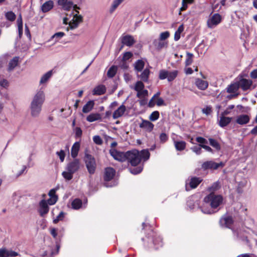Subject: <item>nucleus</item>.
<instances>
[{
  "label": "nucleus",
  "instance_id": "13d9d810",
  "mask_svg": "<svg viewBox=\"0 0 257 257\" xmlns=\"http://www.w3.org/2000/svg\"><path fill=\"white\" fill-rule=\"evenodd\" d=\"M93 142L97 145H101L103 143V141L99 136H94L93 137Z\"/></svg>",
  "mask_w": 257,
  "mask_h": 257
},
{
  "label": "nucleus",
  "instance_id": "6ab92c4d",
  "mask_svg": "<svg viewBox=\"0 0 257 257\" xmlns=\"http://www.w3.org/2000/svg\"><path fill=\"white\" fill-rule=\"evenodd\" d=\"M121 43L124 45L130 47L135 43V41L133 36L131 35H125L122 37Z\"/></svg>",
  "mask_w": 257,
  "mask_h": 257
},
{
  "label": "nucleus",
  "instance_id": "f704fd0d",
  "mask_svg": "<svg viewBox=\"0 0 257 257\" xmlns=\"http://www.w3.org/2000/svg\"><path fill=\"white\" fill-rule=\"evenodd\" d=\"M124 0H113L109 9V12L112 13Z\"/></svg>",
  "mask_w": 257,
  "mask_h": 257
},
{
  "label": "nucleus",
  "instance_id": "423d86ee",
  "mask_svg": "<svg viewBox=\"0 0 257 257\" xmlns=\"http://www.w3.org/2000/svg\"><path fill=\"white\" fill-rule=\"evenodd\" d=\"M222 20V16L218 13L210 15L207 21V27L209 29L215 28L221 22Z\"/></svg>",
  "mask_w": 257,
  "mask_h": 257
},
{
  "label": "nucleus",
  "instance_id": "1a4fd4ad",
  "mask_svg": "<svg viewBox=\"0 0 257 257\" xmlns=\"http://www.w3.org/2000/svg\"><path fill=\"white\" fill-rule=\"evenodd\" d=\"M224 164L222 162H220L219 163H215L213 161H207L204 162L202 167L204 169H213L216 170L219 167H222Z\"/></svg>",
  "mask_w": 257,
  "mask_h": 257
},
{
  "label": "nucleus",
  "instance_id": "e433bc0d",
  "mask_svg": "<svg viewBox=\"0 0 257 257\" xmlns=\"http://www.w3.org/2000/svg\"><path fill=\"white\" fill-rule=\"evenodd\" d=\"M117 70V67L116 66H112L108 70L107 72V76L109 78L113 77Z\"/></svg>",
  "mask_w": 257,
  "mask_h": 257
},
{
  "label": "nucleus",
  "instance_id": "9b49d317",
  "mask_svg": "<svg viewBox=\"0 0 257 257\" xmlns=\"http://www.w3.org/2000/svg\"><path fill=\"white\" fill-rule=\"evenodd\" d=\"M49 210L48 204L46 200L43 199L39 203V212L41 216L43 217L48 213Z\"/></svg>",
  "mask_w": 257,
  "mask_h": 257
},
{
  "label": "nucleus",
  "instance_id": "20e7f679",
  "mask_svg": "<svg viewBox=\"0 0 257 257\" xmlns=\"http://www.w3.org/2000/svg\"><path fill=\"white\" fill-rule=\"evenodd\" d=\"M80 167V161L77 159H74L73 161L69 162L65 169V171L62 173L63 177L66 180H70L73 178V175L76 172Z\"/></svg>",
  "mask_w": 257,
  "mask_h": 257
},
{
  "label": "nucleus",
  "instance_id": "ddd939ff",
  "mask_svg": "<svg viewBox=\"0 0 257 257\" xmlns=\"http://www.w3.org/2000/svg\"><path fill=\"white\" fill-rule=\"evenodd\" d=\"M139 126L146 132H151L153 130L154 125L149 120L142 119Z\"/></svg>",
  "mask_w": 257,
  "mask_h": 257
},
{
  "label": "nucleus",
  "instance_id": "09e8293b",
  "mask_svg": "<svg viewBox=\"0 0 257 257\" xmlns=\"http://www.w3.org/2000/svg\"><path fill=\"white\" fill-rule=\"evenodd\" d=\"M65 216V213L61 211L60 213L56 216L55 218L53 219V222L54 223H58L59 221L62 220Z\"/></svg>",
  "mask_w": 257,
  "mask_h": 257
},
{
  "label": "nucleus",
  "instance_id": "7c9ffc66",
  "mask_svg": "<svg viewBox=\"0 0 257 257\" xmlns=\"http://www.w3.org/2000/svg\"><path fill=\"white\" fill-rule=\"evenodd\" d=\"M94 102L93 100L88 101L83 107L82 111L86 113L90 112L93 108Z\"/></svg>",
  "mask_w": 257,
  "mask_h": 257
},
{
  "label": "nucleus",
  "instance_id": "dca6fc26",
  "mask_svg": "<svg viewBox=\"0 0 257 257\" xmlns=\"http://www.w3.org/2000/svg\"><path fill=\"white\" fill-rule=\"evenodd\" d=\"M115 174L114 169L108 167L105 169L104 172V179L105 181H109L113 179Z\"/></svg>",
  "mask_w": 257,
  "mask_h": 257
},
{
  "label": "nucleus",
  "instance_id": "412c9836",
  "mask_svg": "<svg viewBox=\"0 0 257 257\" xmlns=\"http://www.w3.org/2000/svg\"><path fill=\"white\" fill-rule=\"evenodd\" d=\"M80 148V143L79 142H76L74 143L71 149V155L73 158L75 159L77 156Z\"/></svg>",
  "mask_w": 257,
  "mask_h": 257
},
{
  "label": "nucleus",
  "instance_id": "58836bf2",
  "mask_svg": "<svg viewBox=\"0 0 257 257\" xmlns=\"http://www.w3.org/2000/svg\"><path fill=\"white\" fill-rule=\"evenodd\" d=\"M184 31V26L183 25H180L178 28L177 30L175 32L174 35V40L176 41H178L180 38V35Z\"/></svg>",
  "mask_w": 257,
  "mask_h": 257
},
{
  "label": "nucleus",
  "instance_id": "864d4df0",
  "mask_svg": "<svg viewBox=\"0 0 257 257\" xmlns=\"http://www.w3.org/2000/svg\"><path fill=\"white\" fill-rule=\"evenodd\" d=\"M210 145L212 146L213 147L215 148L217 150H219L220 149V146L218 142L213 139H209Z\"/></svg>",
  "mask_w": 257,
  "mask_h": 257
},
{
  "label": "nucleus",
  "instance_id": "a19ab883",
  "mask_svg": "<svg viewBox=\"0 0 257 257\" xmlns=\"http://www.w3.org/2000/svg\"><path fill=\"white\" fill-rule=\"evenodd\" d=\"M5 17L8 20L11 22L14 21L16 18V15L12 11L7 12Z\"/></svg>",
  "mask_w": 257,
  "mask_h": 257
},
{
  "label": "nucleus",
  "instance_id": "4468645a",
  "mask_svg": "<svg viewBox=\"0 0 257 257\" xmlns=\"http://www.w3.org/2000/svg\"><path fill=\"white\" fill-rule=\"evenodd\" d=\"M56 189H52L50 190L48 195L50 198L47 201V204L53 205L55 204L58 200V196L56 195Z\"/></svg>",
  "mask_w": 257,
  "mask_h": 257
},
{
  "label": "nucleus",
  "instance_id": "4c0bfd02",
  "mask_svg": "<svg viewBox=\"0 0 257 257\" xmlns=\"http://www.w3.org/2000/svg\"><path fill=\"white\" fill-rule=\"evenodd\" d=\"M178 74V71L177 70H173L172 71H169L168 79H167L168 81L169 82L172 81L177 77Z\"/></svg>",
  "mask_w": 257,
  "mask_h": 257
},
{
  "label": "nucleus",
  "instance_id": "b1692460",
  "mask_svg": "<svg viewBox=\"0 0 257 257\" xmlns=\"http://www.w3.org/2000/svg\"><path fill=\"white\" fill-rule=\"evenodd\" d=\"M195 85L197 88L201 90H205L208 86L207 81L198 78L195 81Z\"/></svg>",
  "mask_w": 257,
  "mask_h": 257
},
{
  "label": "nucleus",
  "instance_id": "bb28decb",
  "mask_svg": "<svg viewBox=\"0 0 257 257\" xmlns=\"http://www.w3.org/2000/svg\"><path fill=\"white\" fill-rule=\"evenodd\" d=\"M231 119V117L220 116L218 124L220 127H223L227 125L230 122Z\"/></svg>",
  "mask_w": 257,
  "mask_h": 257
},
{
  "label": "nucleus",
  "instance_id": "a878e982",
  "mask_svg": "<svg viewBox=\"0 0 257 257\" xmlns=\"http://www.w3.org/2000/svg\"><path fill=\"white\" fill-rule=\"evenodd\" d=\"M153 44L155 48L158 50H160L162 48L166 47L167 46V43L162 41L160 39L154 40L153 42Z\"/></svg>",
  "mask_w": 257,
  "mask_h": 257
},
{
  "label": "nucleus",
  "instance_id": "37998d69",
  "mask_svg": "<svg viewBox=\"0 0 257 257\" xmlns=\"http://www.w3.org/2000/svg\"><path fill=\"white\" fill-rule=\"evenodd\" d=\"M144 84L142 81H138L135 84L134 89L138 92L144 89Z\"/></svg>",
  "mask_w": 257,
  "mask_h": 257
},
{
  "label": "nucleus",
  "instance_id": "6e6d98bb",
  "mask_svg": "<svg viewBox=\"0 0 257 257\" xmlns=\"http://www.w3.org/2000/svg\"><path fill=\"white\" fill-rule=\"evenodd\" d=\"M143 170V167L140 166L137 168H135L134 169H130V172L133 174H138L142 172Z\"/></svg>",
  "mask_w": 257,
  "mask_h": 257
},
{
  "label": "nucleus",
  "instance_id": "f03ea898",
  "mask_svg": "<svg viewBox=\"0 0 257 257\" xmlns=\"http://www.w3.org/2000/svg\"><path fill=\"white\" fill-rule=\"evenodd\" d=\"M45 100V95L43 91L40 90L36 93L30 106V114L32 117L36 118L40 115Z\"/></svg>",
  "mask_w": 257,
  "mask_h": 257
},
{
  "label": "nucleus",
  "instance_id": "338daca9",
  "mask_svg": "<svg viewBox=\"0 0 257 257\" xmlns=\"http://www.w3.org/2000/svg\"><path fill=\"white\" fill-rule=\"evenodd\" d=\"M8 250L5 248L0 249V257H7Z\"/></svg>",
  "mask_w": 257,
  "mask_h": 257
},
{
  "label": "nucleus",
  "instance_id": "6e6552de",
  "mask_svg": "<svg viewBox=\"0 0 257 257\" xmlns=\"http://www.w3.org/2000/svg\"><path fill=\"white\" fill-rule=\"evenodd\" d=\"M160 95V92H158L152 97L149 102V106L150 107L154 106L155 103L159 106L165 105L164 100L162 98L159 97Z\"/></svg>",
  "mask_w": 257,
  "mask_h": 257
},
{
  "label": "nucleus",
  "instance_id": "cd10ccee",
  "mask_svg": "<svg viewBox=\"0 0 257 257\" xmlns=\"http://www.w3.org/2000/svg\"><path fill=\"white\" fill-rule=\"evenodd\" d=\"M101 118V116L100 113H91L87 116L86 120L88 122H92L100 120Z\"/></svg>",
  "mask_w": 257,
  "mask_h": 257
},
{
  "label": "nucleus",
  "instance_id": "aec40b11",
  "mask_svg": "<svg viewBox=\"0 0 257 257\" xmlns=\"http://www.w3.org/2000/svg\"><path fill=\"white\" fill-rule=\"evenodd\" d=\"M53 74V70H50L44 73L41 77L39 83L40 85L47 83Z\"/></svg>",
  "mask_w": 257,
  "mask_h": 257
},
{
  "label": "nucleus",
  "instance_id": "7ed1b4c3",
  "mask_svg": "<svg viewBox=\"0 0 257 257\" xmlns=\"http://www.w3.org/2000/svg\"><path fill=\"white\" fill-rule=\"evenodd\" d=\"M127 159L131 165L136 166L139 164L141 161L148 160L150 158V153L147 150H143L141 152L137 150H134L126 152Z\"/></svg>",
  "mask_w": 257,
  "mask_h": 257
},
{
  "label": "nucleus",
  "instance_id": "de8ad7c7",
  "mask_svg": "<svg viewBox=\"0 0 257 257\" xmlns=\"http://www.w3.org/2000/svg\"><path fill=\"white\" fill-rule=\"evenodd\" d=\"M0 86L5 88H8L9 86V81L0 76Z\"/></svg>",
  "mask_w": 257,
  "mask_h": 257
},
{
  "label": "nucleus",
  "instance_id": "774afa93",
  "mask_svg": "<svg viewBox=\"0 0 257 257\" xmlns=\"http://www.w3.org/2000/svg\"><path fill=\"white\" fill-rule=\"evenodd\" d=\"M250 76L252 79H256L257 78V69H254L250 72Z\"/></svg>",
  "mask_w": 257,
  "mask_h": 257
},
{
  "label": "nucleus",
  "instance_id": "72a5a7b5",
  "mask_svg": "<svg viewBox=\"0 0 257 257\" xmlns=\"http://www.w3.org/2000/svg\"><path fill=\"white\" fill-rule=\"evenodd\" d=\"M175 148L178 151H182L186 147V143L184 141H174Z\"/></svg>",
  "mask_w": 257,
  "mask_h": 257
},
{
  "label": "nucleus",
  "instance_id": "0eeeda50",
  "mask_svg": "<svg viewBox=\"0 0 257 257\" xmlns=\"http://www.w3.org/2000/svg\"><path fill=\"white\" fill-rule=\"evenodd\" d=\"M111 156L116 160L123 162L127 159L126 152L124 153L123 152L117 151V150L112 149L109 151Z\"/></svg>",
  "mask_w": 257,
  "mask_h": 257
},
{
  "label": "nucleus",
  "instance_id": "2eb2a0df",
  "mask_svg": "<svg viewBox=\"0 0 257 257\" xmlns=\"http://www.w3.org/2000/svg\"><path fill=\"white\" fill-rule=\"evenodd\" d=\"M82 18L80 15H75L69 23V26L71 29L76 28L79 24L82 22Z\"/></svg>",
  "mask_w": 257,
  "mask_h": 257
},
{
  "label": "nucleus",
  "instance_id": "052dcab7",
  "mask_svg": "<svg viewBox=\"0 0 257 257\" xmlns=\"http://www.w3.org/2000/svg\"><path fill=\"white\" fill-rule=\"evenodd\" d=\"M57 156L59 157L61 162H63L65 157V153L63 150H61L56 153Z\"/></svg>",
  "mask_w": 257,
  "mask_h": 257
},
{
  "label": "nucleus",
  "instance_id": "603ef678",
  "mask_svg": "<svg viewBox=\"0 0 257 257\" xmlns=\"http://www.w3.org/2000/svg\"><path fill=\"white\" fill-rule=\"evenodd\" d=\"M219 188V185L218 182L214 183L212 186L208 188L209 191L210 193H213V192L217 190Z\"/></svg>",
  "mask_w": 257,
  "mask_h": 257
},
{
  "label": "nucleus",
  "instance_id": "8fccbe9b",
  "mask_svg": "<svg viewBox=\"0 0 257 257\" xmlns=\"http://www.w3.org/2000/svg\"><path fill=\"white\" fill-rule=\"evenodd\" d=\"M193 54L190 53H187V58L185 61V64L186 66L191 65L193 62Z\"/></svg>",
  "mask_w": 257,
  "mask_h": 257
},
{
  "label": "nucleus",
  "instance_id": "c85d7f7f",
  "mask_svg": "<svg viewBox=\"0 0 257 257\" xmlns=\"http://www.w3.org/2000/svg\"><path fill=\"white\" fill-rule=\"evenodd\" d=\"M19 58L18 57H14L9 63L8 71H12L18 65Z\"/></svg>",
  "mask_w": 257,
  "mask_h": 257
},
{
  "label": "nucleus",
  "instance_id": "0e129e2a",
  "mask_svg": "<svg viewBox=\"0 0 257 257\" xmlns=\"http://www.w3.org/2000/svg\"><path fill=\"white\" fill-rule=\"evenodd\" d=\"M19 255V253L13 250H8L7 257H14Z\"/></svg>",
  "mask_w": 257,
  "mask_h": 257
},
{
  "label": "nucleus",
  "instance_id": "a211bd4d",
  "mask_svg": "<svg viewBox=\"0 0 257 257\" xmlns=\"http://www.w3.org/2000/svg\"><path fill=\"white\" fill-rule=\"evenodd\" d=\"M126 111V107L124 105L121 104L113 113V119H117L122 116Z\"/></svg>",
  "mask_w": 257,
  "mask_h": 257
},
{
  "label": "nucleus",
  "instance_id": "f3484780",
  "mask_svg": "<svg viewBox=\"0 0 257 257\" xmlns=\"http://www.w3.org/2000/svg\"><path fill=\"white\" fill-rule=\"evenodd\" d=\"M232 223V219L230 216L223 217L220 220V225L224 227L230 228Z\"/></svg>",
  "mask_w": 257,
  "mask_h": 257
},
{
  "label": "nucleus",
  "instance_id": "69168bd1",
  "mask_svg": "<svg viewBox=\"0 0 257 257\" xmlns=\"http://www.w3.org/2000/svg\"><path fill=\"white\" fill-rule=\"evenodd\" d=\"M196 141L198 143H200V145H204L207 143L206 140L202 137H197Z\"/></svg>",
  "mask_w": 257,
  "mask_h": 257
},
{
  "label": "nucleus",
  "instance_id": "a18cd8bd",
  "mask_svg": "<svg viewBox=\"0 0 257 257\" xmlns=\"http://www.w3.org/2000/svg\"><path fill=\"white\" fill-rule=\"evenodd\" d=\"M159 117V112L158 111H153L149 116V119L154 121L157 120Z\"/></svg>",
  "mask_w": 257,
  "mask_h": 257
},
{
  "label": "nucleus",
  "instance_id": "c756f323",
  "mask_svg": "<svg viewBox=\"0 0 257 257\" xmlns=\"http://www.w3.org/2000/svg\"><path fill=\"white\" fill-rule=\"evenodd\" d=\"M106 91V88L103 85H99L95 87L93 90V94L94 95H102Z\"/></svg>",
  "mask_w": 257,
  "mask_h": 257
},
{
  "label": "nucleus",
  "instance_id": "4be33fe9",
  "mask_svg": "<svg viewBox=\"0 0 257 257\" xmlns=\"http://www.w3.org/2000/svg\"><path fill=\"white\" fill-rule=\"evenodd\" d=\"M249 120L250 117L248 115L241 114L237 117L236 122L239 124L243 125L247 123Z\"/></svg>",
  "mask_w": 257,
  "mask_h": 257
},
{
  "label": "nucleus",
  "instance_id": "5701e85b",
  "mask_svg": "<svg viewBox=\"0 0 257 257\" xmlns=\"http://www.w3.org/2000/svg\"><path fill=\"white\" fill-rule=\"evenodd\" d=\"M54 7V2L51 0L44 3L41 6V9L43 13H46L50 11Z\"/></svg>",
  "mask_w": 257,
  "mask_h": 257
},
{
  "label": "nucleus",
  "instance_id": "39448f33",
  "mask_svg": "<svg viewBox=\"0 0 257 257\" xmlns=\"http://www.w3.org/2000/svg\"><path fill=\"white\" fill-rule=\"evenodd\" d=\"M84 161L89 173L90 174H94L96 167L94 158L92 155L86 153L85 154Z\"/></svg>",
  "mask_w": 257,
  "mask_h": 257
},
{
  "label": "nucleus",
  "instance_id": "3c124183",
  "mask_svg": "<svg viewBox=\"0 0 257 257\" xmlns=\"http://www.w3.org/2000/svg\"><path fill=\"white\" fill-rule=\"evenodd\" d=\"M73 7V4L72 2L67 1L63 6L61 7L62 8L66 11H69Z\"/></svg>",
  "mask_w": 257,
  "mask_h": 257
},
{
  "label": "nucleus",
  "instance_id": "ea45409f",
  "mask_svg": "<svg viewBox=\"0 0 257 257\" xmlns=\"http://www.w3.org/2000/svg\"><path fill=\"white\" fill-rule=\"evenodd\" d=\"M193 1L194 0H182L180 11H183L186 10L188 7V5L192 4Z\"/></svg>",
  "mask_w": 257,
  "mask_h": 257
},
{
  "label": "nucleus",
  "instance_id": "49530a36",
  "mask_svg": "<svg viewBox=\"0 0 257 257\" xmlns=\"http://www.w3.org/2000/svg\"><path fill=\"white\" fill-rule=\"evenodd\" d=\"M148 94V91L147 90L143 89L140 91H139L137 92V96L139 98H142L146 96H147Z\"/></svg>",
  "mask_w": 257,
  "mask_h": 257
},
{
  "label": "nucleus",
  "instance_id": "c03bdc74",
  "mask_svg": "<svg viewBox=\"0 0 257 257\" xmlns=\"http://www.w3.org/2000/svg\"><path fill=\"white\" fill-rule=\"evenodd\" d=\"M168 71L166 70H161L159 72V77L161 80L168 79Z\"/></svg>",
  "mask_w": 257,
  "mask_h": 257
},
{
  "label": "nucleus",
  "instance_id": "5fc2aeb1",
  "mask_svg": "<svg viewBox=\"0 0 257 257\" xmlns=\"http://www.w3.org/2000/svg\"><path fill=\"white\" fill-rule=\"evenodd\" d=\"M170 36V33L168 31H165L160 34L159 39L164 41L168 39Z\"/></svg>",
  "mask_w": 257,
  "mask_h": 257
},
{
  "label": "nucleus",
  "instance_id": "e2e57ef3",
  "mask_svg": "<svg viewBox=\"0 0 257 257\" xmlns=\"http://www.w3.org/2000/svg\"><path fill=\"white\" fill-rule=\"evenodd\" d=\"M211 111V107L209 106H207L202 109V112L206 115L210 114Z\"/></svg>",
  "mask_w": 257,
  "mask_h": 257
},
{
  "label": "nucleus",
  "instance_id": "c9c22d12",
  "mask_svg": "<svg viewBox=\"0 0 257 257\" xmlns=\"http://www.w3.org/2000/svg\"><path fill=\"white\" fill-rule=\"evenodd\" d=\"M71 206L74 209H79L82 206V201L79 199H75L72 202Z\"/></svg>",
  "mask_w": 257,
  "mask_h": 257
},
{
  "label": "nucleus",
  "instance_id": "473e14b6",
  "mask_svg": "<svg viewBox=\"0 0 257 257\" xmlns=\"http://www.w3.org/2000/svg\"><path fill=\"white\" fill-rule=\"evenodd\" d=\"M202 181L199 178H192L189 182V185L191 188H195Z\"/></svg>",
  "mask_w": 257,
  "mask_h": 257
},
{
  "label": "nucleus",
  "instance_id": "680f3d73",
  "mask_svg": "<svg viewBox=\"0 0 257 257\" xmlns=\"http://www.w3.org/2000/svg\"><path fill=\"white\" fill-rule=\"evenodd\" d=\"M133 56V54L130 52H127L123 54L122 57V60L126 61L130 59Z\"/></svg>",
  "mask_w": 257,
  "mask_h": 257
},
{
  "label": "nucleus",
  "instance_id": "2f4dec72",
  "mask_svg": "<svg viewBox=\"0 0 257 257\" xmlns=\"http://www.w3.org/2000/svg\"><path fill=\"white\" fill-rule=\"evenodd\" d=\"M145 66L144 62L142 60H138L134 64L135 69L137 72H141Z\"/></svg>",
  "mask_w": 257,
  "mask_h": 257
},
{
  "label": "nucleus",
  "instance_id": "f8f14e48",
  "mask_svg": "<svg viewBox=\"0 0 257 257\" xmlns=\"http://www.w3.org/2000/svg\"><path fill=\"white\" fill-rule=\"evenodd\" d=\"M239 87L243 90H246L248 89L252 85V81L250 79H246L245 78H241L237 81Z\"/></svg>",
  "mask_w": 257,
  "mask_h": 257
},
{
  "label": "nucleus",
  "instance_id": "bf43d9fd",
  "mask_svg": "<svg viewBox=\"0 0 257 257\" xmlns=\"http://www.w3.org/2000/svg\"><path fill=\"white\" fill-rule=\"evenodd\" d=\"M201 146H194L191 147V150L197 155H200L201 153Z\"/></svg>",
  "mask_w": 257,
  "mask_h": 257
},
{
  "label": "nucleus",
  "instance_id": "f257e3e1",
  "mask_svg": "<svg viewBox=\"0 0 257 257\" xmlns=\"http://www.w3.org/2000/svg\"><path fill=\"white\" fill-rule=\"evenodd\" d=\"M223 197L214 193H210L204 197L202 204L200 206L201 211L205 214L214 213L217 209L223 202Z\"/></svg>",
  "mask_w": 257,
  "mask_h": 257
},
{
  "label": "nucleus",
  "instance_id": "4d7b16f0",
  "mask_svg": "<svg viewBox=\"0 0 257 257\" xmlns=\"http://www.w3.org/2000/svg\"><path fill=\"white\" fill-rule=\"evenodd\" d=\"M75 138H80L82 134V131L80 127H76L74 130Z\"/></svg>",
  "mask_w": 257,
  "mask_h": 257
},
{
  "label": "nucleus",
  "instance_id": "9d476101",
  "mask_svg": "<svg viewBox=\"0 0 257 257\" xmlns=\"http://www.w3.org/2000/svg\"><path fill=\"white\" fill-rule=\"evenodd\" d=\"M239 86L237 81L231 83L226 88V91L229 93H232V97H237L239 95L238 92Z\"/></svg>",
  "mask_w": 257,
  "mask_h": 257
},
{
  "label": "nucleus",
  "instance_id": "393cba45",
  "mask_svg": "<svg viewBox=\"0 0 257 257\" xmlns=\"http://www.w3.org/2000/svg\"><path fill=\"white\" fill-rule=\"evenodd\" d=\"M150 71L149 69H145L142 73L139 75L137 74L138 78L140 79L142 81L146 82L148 81Z\"/></svg>",
  "mask_w": 257,
  "mask_h": 257
},
{
  "label": "nucleus",
  "instance_id": "79ce46f5",
  "mask_svg": "<svg viewBox=\"0 0 257 257\" xmlns=\"http://www.w3.org/2000/svg\"><path fill=\"white\" fill-rule=\"evenodd\" d=\"M65 36L64 32H59L54 34L51 37V39H55V42H57L59 41L63 36Z\"/></svg>",
  "mask_w": 257,
  "mask_h": 257
}]
</instances>
